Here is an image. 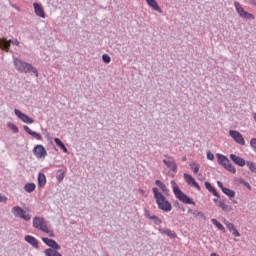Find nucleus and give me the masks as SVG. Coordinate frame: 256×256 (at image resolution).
<instances>
[{
  "instance_id": "nucleus-1",
  "label": "nucleus",
  "mask_w": 256,
  "mask_h": 256,
  "mask_svg": "<svg viewBox=\"0 0 256 256\" xmlns=\"http://www.w3.org/2000/svg\"><path fill=\"white\" fill-rule=\"evenodd\" d=\"M13 63L16 71L19 73H30V75H35L39 77V71L33 65L21 60L20 58L13 57Z\"/></svg>"
},
{
  "instance_id": "nucleus-2",
  "label": "nucleus",
  "mask_w": 256,
  "mask_h": 256,
  "mask_svg": "<svg viewBox=\"0 0 256 256\" xmlns=\"http://www.w3.org/2000/svg\"><path fill=\"white\" fill-rule=\"evenodd\" d=\"M152 192L154 193V199L156 201V205H158V209H160V211H165V213H169V211L173 209L171 202H169V200L159 192V189L152 188Z\"/></svg>"
},
{
  "instance_id": "nucleus-3",
  "label": "nucleus",
  "mask_w": 256,
  "mask_h": 256,
  "mask_svg": "<svg viewBox=\"0 0 256 256\" xmlns=\"http://www.w3.org/2000/svg\"><path fill=\"white\" fill-rule=\"evenodd\" d=\"M170 185L176 199H179L181 203H185L186 205H195V201L181 191L175 180H171Z\"/></svg>"
},
{
  "instance_id": "nucleus-4",
  "label": "nucleus",
  "mask_w": 256,
  "mask_h": 256,
  "mask_svg": "<svg viewBox=\"0 0 256 256\" xmlns=\"http://www.w3.org/2000/svg\"><path fill=\"white\" fill-rule=\"evenodd\" d=\"M216 157L218 159L219 165H222L226 171H229L230 173H237V169H235V166L231 164V161H229V158L223 154H216Z\"/></svg>"
},
{
  "instance_id": "nucleus-5",
  "label": "nucleus",
  "mask_w": 256,
  "mask_h": 256,
  "mask_svg": "<svg viewBox=\"0 0 256 256\" xmlns=\"http://www.w3.org/2000/svg\"><path fill=\"white\" fill-rule=\"evenodd\" d=\"M234 7L236 10V13H238V15H239V17H241V19H246V21H253L255 19V15L245 11L243 6H241V3L235 2Z\"/></svg>"
},
{
  "instance_id": "nucleus-6",
  "label": "nucleus",
  "mask_w": 256,
  "mask_h": 256,
  "mask_svg": "<svg viewBox=\"0 0 256 256\" xmlns=\"http://www.w3.org/2000/svg\"><path fill=\"white\" fill-rule=\"evenodd\" d=\"M33 227L34 229H38V231H42L43 233H50L49 227H47V222L43 217H34L33 218Z\"/></svg>"
},
{
  "instance_id": "nucleus-7",
  "label": "nucleus",
  "mask_w": 256,
  "mask_h": 256,
  "mask_svg": "<svg viewBox=\"0 0 256 256\" xmlns=\"http://www.w3.org/2000/svg\"><path fill=\"white\" fill-rule=\"evenodd\" d=\"M12 215L18 219H24V221H31V214H27V212L20 206H14L11 209Z\"/></svg>"
},
{
  "instance_id": "nucleus-8",
  "label": "nucleus",
  "mask_w": 256,
  "mask_h": 256,
  "mask_svg": "<svg viewBox=\"0 0 256 256\" xmlns=\"http://www.w3.org/2000/svg\"><path fill=\"white\" fill-rule=\"evenodd\" d=\"M14 113H15L16 117H18V119H20V121H23V123H29V124L35 123V120L33 118H31L28 115H26L25 113L21 112V110H19V109H15Z\"/></svg>"
},
{
  "instance_id": "nucleus-9",
  "label": "nucleus",
  "mask_w": 256,
  "mask_h": 256,
  "mask_svg": "<svg viewBox=\"0 0 256 256\" xmlns=\"http://www.w3.org/2000/svg\"><path fill=\"white\" fill-rule=\"evenodd\" d=\"M229 135L230 137H232L235 143H238L239 145H245V138H243V135L239 133V131L230 130Z\"/></svg>"
},
{
  "instance_id": "nucleus-10",
  "label": "nucleus",
  "mask_w": 256,
  "mask_h": 256,
  "mask_svg": "<svg viewBox=\"0 0 256 256\" xmlns=\"http://www.w3.org/2000/svg\"><path fill=\"white\" fill-rule=\"evenodd\" d=\"M33 153L37 159H45L47 157V150L43 145H37L33 149Z\"/></svg>"
},
{
  "instance_id": "nucleus-11",
  "label": "nucleus",
  "mask_w": 256,
  "mask_h": 256,
  "mask_svg": "<svg viewBox=\"0 0 256 256\" xmlns=\"http://www.w3.org/2000/svg\"><path fill=\"white\" fill-rule=\"evenodd\" d=\"M184 180L186 181V183L188 185H190L191 187H194V189H197V191H201V186H199V183H197V181H195V178H193V176L185 173Z\"/></svg>"
},
{
  "instance_id": "nucleus-12",
  "label": "nucleus",
  "mask_w": 256,
  "mask_h": 256,
  "mask_svg": "<svg viewBox=\"0 0 256 256\" xmlns=\"http://www.w3.org/2000/svg\"><path fill=\"white\" fill-rule=\"evenodd\" d=\"M168 159H164L163 163L164 165H166V167H168V169H170L171 171H173V173H177V163L175 162V160H173V158H171V156H168Z\"/></svg>"
},
{
  "instance_id": "nucleus-13",
  "label": "nucleus",
  "mask_w": 256,
  "mask_h": 256,
  "mask_svg": "<svg viewBox=\"0 0 256 256\" xmlns=\"http://www.w3.org/2000/svg\"><path fill=\"white\" fill-rule=\"evenodd\" d=\"M34 7V13L37 15V17H41L42 19H45V9H43V6L41 4L35 2L33 4Z\"/></svg>"
},
{
  "instance_id": "nucleus-14",
  "label": "nucleus",
  "mask_w": 256,
  "mask_h": 256,
  "mask_svg": "<svg viewBox=\"0 0 256 256\" xmlns=\"http://www.w3.org/2000/svg\"><path fill=\"white\" fill-rule=\"evenodd\" d=\"M42 241L47 247H50V249H61V245L51 238H42Z\"/></svg>"
},
{
  "instance_id": "nucleus-15",
  "label": "nucleus",
  "mask_w": 256,
  "mask_h": 256,
  "mask_svg": "<svg viewBox=\"0 0 256 256\" xmlns=\"http://www.w3.org/2000/svg\"><path fill=\"white\" fill-rule=\"evenodd\" d=\"M230 159L231 161H233V163H235V165H238V167H245L246 165V161L245 159L235 155V154H230Z\"/></svg>"
},
{
  "instance_id": "nucleus-16",
  "label": "nucleus",
  "mask_w": 256,
  "mask_h": 256,
  "mask_svg": "<svg viewBox=\"0 0 256 256\" xmlns=\"http://www.w3.org/2000/svg\"><path fill=\"white\" fill-rule=\"evenodd\" d=\"M24 241L34 247V249H39V241L37 240V238L31 235H27L24 237Z\"/></svg>"
},
{
  "instance_id": "nucleus-17",
  "label": "nucleus",
  "mask_w": 256,
  "mask_h": 256,
  "mask_svg": "<svg viewBox=\"0 0 256 256\" xmlns=\"http://www.w3.org/2000/svg\"><path fill=\"white\" fill-rule=\"evenodd\" d=\"M24 131H26L28 135H31V137H34V139H37V141H41V139H43V137L39 133L31 130L29 126H24Z\"/></svg>"
},
{
  "instance_id": "nucleus-18",
  "label": "nucleus",
  "mask_w": 256,
  "mask_h": 256,
  "mask_svg": "<svg viewBox=\"0 0 256 256\" xmlns=\"http://www.w3.org/2000/svg\"><path fill=\"white\" fill-rule=\"evenodd\" d=\"M147 5L151 7L154 11H157L158 13H162L163 10H161V7H159V4H157V0H145Z\"/></svg>"
},
{
  "instance_id": "nucleus-19",
  "label": "nucleus",
  "mask_w": 256,
  "mask_h": 256,
  "mask_svg": "<svg viewBox=\"0 0 256 256\" xmlns=\"http://www.w3.org/2000/svg\"><path fill=\"white\" fill-rule=\"evenodd\" d=\"M204 185H205L207 191H209V193H212V195H214V197H218V199L221 198V196L219 195V193L217 192L215 187H213V185H211V183L205 182Z\"/></svg>"
},
{
  "instance_id": "nucleus-20",
  "label": "nucleus",
  "mask_w": 256,
  "mask_h": 256,
  "mask_svg": "<svg viewBox=\"0 0 256 256\" xmlns=\"http://www.w3.org/2000/svg\"><path fill=\"white\" fill-rule=\"evenodd\" d=\"M47 185V177L43 173L38 174V187L43 189Z\"/></svg>"
},
{
  "instance_id": "nucleus-21",
  "label": "nucleus",
  "mask_w": 256,
  "mask_h": 256,
  "mask_svg": "<svg viewBox=\"0 0 256 256\" xmlns=\"http://www.w3.org/2000/svg\"><path fill=\"white\" fill-rule=\"evenodd\" d=\"M155 185H157V187H159V189H161V191H162V193H164V195H169V189L167 188L165 183H163L161 180H156Z\"/></svg>"
},
{
  "instance_id": "nucleus-22",
  "label": "nucleus",
  "mask_w": 256,
  "mask_h": 256,
  "mask_svg": "<svg viewBox=\"0 0 256 256\" xmlns=\"http://www.w3.org/2000/svg\"><path fill=\"white\" fill-rule=\"evenodd\" d=\"M218 207L222 209V211H225L226 213H229L233 211V208L225 203V200H219Z\"/></svg>"
},
{
  "instance_id": "nucleus-23",
  "label": "nucleus",
  "mask_w": 256,
  "mask_h": 256,
  "mask_svg": "<svg viewBox=\"0 0 256 256\" xmlns=\"http://www.w3.org/2000/svg\"><path fill=\"white\" fill-rule=\"evenodd\" d=\"M159 233H162L164 235H167V237H170L171 239H175L177 237V234L175 231L170 229H159Z\"/></svg>"
},
{
  "instance_id": "nucleus-24",
  "label": "nucleus",
  "mask_w": 256,
  "mask_h": 256,
  "mask_svg": "<svg viewBox=\"0 0 256 256\" xmlns=\"http://www.w3.org/2000/svg\"><path fill=\"white\" fill-rule=\"evenodd\" d=\"M9 45H10V42L7 41L6 38H1L0 39V49L9 53Z\"/></svg>"
},
{
  "instance_id": "nucleus-25",
  "label": "nucleus",
  "mask_w": 256,
  "mask_h": 256,
  "mask_svg": "<svg viewBox=\"0 0 256 256\" xmlns=\"http://www.w3.org/2000/svg\"><path fill=\"white\" fill-rule=\"evenodd\" d=\"M54 143H56V145H57L58 147H60V149H62V151H64V153H69V150L67 149V146H65V144H63V142L61 141V139L55 138V139H54Z\"/></svg>"
},
{
  "instance_id": "nucleus-26",
  "label": "nucleus",
  "mask_w": 256,
  "mask_h": 256,
  "mask_svg": "<svg viewBox=\"0 0 256 256\" xmlns=\"http://www.w3.org/2000/svg\"><path fill=\"white\" fill-rule=\"evenodd\" d=\"M35 189H37V185H35V183H26L24 186L26 193H33Z\"/></svg>"
},
{
  "instance_id": "nucleus-27",
  "label": "nucleus",
  "mask_w": 256,
  "mask_h": 256,
  "mask_svg": "<svg viewBox=\"0 0 256 256\" xmlns=\"http://www.w3.org/2000/svg\"><path fill=\"white\" fill-rule=\"evenodd\" d=\"M211 223H213V225H215V227H217V229H219V231H222V233H225V226H223V224H221V222H219L217 219L213 218L211 220Z\"/></svg>"
},
{
  "instance_id": "nucleus-28",
  "label": "nucleus",
  "mask_w": 256,
  "mask_h": 256,
  "mask_svg": "<svg viewBox=\"0 0 256 256\" xmlns=\"http://www.w3.org/2000/svg\"><path fill=\"white\" fill-rule=\"evenodd\" d=\"M222 193H224V195H227V197H229L230 199H233V197H235V191L229 189V188H222Z\"/></svg>"
},
{
  "instance_id": "nucleus-29",
  "label": "nucleus",
  "mask_w": 256,
  "mask_h": 256,
  "mask_svg": "<svg viewBox=\"0 0 256 256\" xmlns=\"http://www.w3.org/2000/svg\"><path fill=\"white\" fill-rule=\"evenodd\" d=\"M150 221H152L154 225H161V223H163V220H161L156 215H152V217H150Z\"/></svg>"
},
{
  "instance_id": "nucleus-30",
  "label": "nucleus",
  "mask_w": 256,
  "mask_h": 256,
  "mask_svg": "<svg viewBox=\"0 0 256 256\" xmlns=\"http://www.w3.org/2000/svg\"><path fill=\"white\" fill-rule=\"evenodd\" d=\"M201 166L199 164H196L195 162L190 164V169H192L193 173L197 174L199 173V169Z\"/></svg>"
},
{
  "instance_id": "nucleus-31",
  "label": "nucleus",
  "mask_w": 256,
  "mask_h": 256,
  "mask_svg": "<svg viewBox=\"0 0 256 256\" xmlns=\"http://www.w3.org/2000/svg\"><path fill=\"white\" fill-rule=\"evenodd\" d=\"M57 181L61 182L65 179V170H58V174L56 176Z\"/></svg>"
},
{
  "instance_id": "nucleus-32",
  "label": "nucleus",
  "mask_w": 256,
  "mask_h": 256,
  "mask_svg": "<svg viewBox=\"0 0 256 256\" xmlns=\"http://www.w3.org/2000/svg\"><path fill=\"white\" fill-rule=\"evenodd\" d=\"M247 167L250 169L252 173H256V165L254 162L247 161L246 162Z\"/></svg>"
},
{
  "instance_id": "nucleus-33",
  "label": "nucleus",
  "mask_w": 256,
  "mask_h": 256,
  "mask_svg": "<svg viewBox=\"0 0 256 256\" xmlns=\"http://www.w3.org/2000/svg\"><path fill=\"white\" fill-rule=\"evenodd\" d=\"M7 127H9L13 133H19V128L15 124L8 122Z\"/></svg>"
},
{
  "instance_id": "nucleus-34",
  "label": "nucleus",
  "mask_w": 256,
  "mask_h": 256,
  "mask_svg": "<svg viewBox=\"0 0 256 256\" xmlns=\"http://www.w3.org/2000/svg\"><path fill=\"white\" fill-rule=\"evenodd\" d=\"M224 224L227 227L228 231H230V233L235 229V224L234 223H231L229 221H225Z\"/></svg>"
},
{
  "instance_id": "nucleus-35",
  "label": "nucleus",
  "mask_w": 256,
  "mask_h": 256,
  "mask_svg": "<svg viewBox=\"0 0 256 256\" xmlns=\"http://www.w3.org/2000/svg\"><path fill=\"white\" fill-rule=\"evenodd\" d=\"M7 41H8V43H10L9 49H11V43H12V45H16V47H19V45H21V43H20L19 40H17V39H14V40H7Z\"/></svg>"
},
{
  "instance_id": "nucleus-36",
  "label": "nucleus",
  "mask_w": 256,
  "mask_h": 256,
  "mask_svg": "<svg viewBox=\"0 0 256 256\" xmlns=\"http://www.w3.org/2000/svg\"><path fill=\"white\" fill-rule=\"evenodd\" d=\"M102 60H103L105 63L109 64V63H111V56H109V54H103V55H102Z\"/></svg>"
},
{
  "instance_id": "nucleus-37",
  "label": "nucleus",
  "mask_w": 256,
  "mask_h": 256,
  "mask_svg": "<svg viewBox=\"0 0 256 256\" xmlns=\"http://www.w3.org/2000/svg\"><path fill=\"white\" fill-rule=\"evenodd\" d=\"M240 183H241V185H244V187L249 189V191H251V184H249V182L245 181L244 179H241Z\"/></svg>"
},
{
  "instance_id": "nucleus-38",
  "label": "nucleus",
  "mask_w": 256,
  "mask_h": 256,
  "mask_svg": "<svg viewBox=\"0 0 256 256\" xmlns=\"http://www.w3.org/2000/svg\"><path fill=\"white\" fill-rule=\"evenodd\" d=\"M144 216L146 217V219H151V217H153V215H151V212L146 208L144 209Z\"/></svg>"
},
{
  "instance_id": "nucleus-39",
  "label": "nucleus",
  "mask_w": 256,
  "mask_h": 256,
  "mask_svg": "<svg viewBox=\"0 0 256 256\" xmlns=\"http://www.w3.org/2000/svg\"><path fill=\"white\" fill-rule=\"evenodd\" d=\"M230 233H232L234 237H241V233H239L237 228H234Z\"/></svg>"
},
{
  "instance_id": "nucleus-40",
  "label": "nucleus",
  "mask_w": 256,
  "mask_h": 256,
  "mask_svg": "<svg viewBox=\"0 0 256 256\" xmlns=\"http://www.w3.org/2000/svg\"><path fill=\"white\" fill-rule=\"evenodd\" d=\"M207 159L209 161H213V159H215V155H213V153L211 152H207Z\"/></svg>"
},
{
  "instance_id": "nucleus-41",
  "label": "nucleus",
  "mask_w": 256,
  "mask_h": 256,
  "mask_svg": "<svg viewBox=\"0 0 256 256\" xmlns=\"http://www.w3.org/2000/svg\"><path fill=\"white\" fill-rule=\"evenodd\" d=\"M196 217H200V219H203V221H205V219H207V217L205 216V214H203V212L197 213Z\"/></svg>"
},
{
  "instance_id": "nucleus-42",
  "label": "nucleus",
  "mask_w": 256,
  "mask_h": 256,
  "mask_svg": "<svg viewBox=\"0 0 256 256\" xmlns=\"http://www.w3.org/2000/svg\"><path fill=\"white\" fill-rule=\"evenodd\" d=\"M0 203H7V197L0 194Z\"/></svg>"
},
{
  "instance_id": "nucleus-43",
  "label": "nucleus",
  "mask_w": 256,
  "mask_h": 256,
  "mask_svg": "<svg viewBox=\"0 0 256 256\" xmlns=\"http://www.w3.org/2000/svg\"><path fill=\"white\" fill-rule=\"evenodd\" d=\"M217 185L219 188H221V191H223V189L226 188L225 186H223V182H221V181H217Z\"/></svg>"
},
{
  "instance_id": "nucleus-44",
  "label": "nucleus",
  "mask_w": 256,
  "mask_h": 256,
  "mask_svg": "<svg viewBox=\"0 0 256 256\" xmlns=\"http://www.w3.org/2000/svg\"><path fill=\"white\" fill-rule=\"evenodd\" d=\"M177 207H179L181 211L185 212V207H183V205L177 203Z\"/></svg>"
},
{
  "instance_id": "nucleus-45",
  "label": "nucleus",
  "mask_w": 256,
  "mask_h": 256,
  "mask_svg": "<svg viewBox=\"0 0 256 256\" xmlns=\"http://www.w3.org/2000/svg\"><path fill=\"white\" fill-rule=\"evenodd\" d=\"M50 237H55V234L53 233V231L49 230Z\"/></svg>"
},
{
  "instance_id": "nucleus-46",
  "label": "nucleus",
  "mask_w": 256,
  "mask_h": 256,
  "mask_svg": "<svg viewBox=\"0 0 256 256\" xmlns=\"http://www.w3.org/2000/svg\"><path fill=\"white\" fill-rule=\"evenodd\" d=\"M197 213H199V211L194 210V211L192 212V215H194L195 217H197Z\"/></svg>"
},
{
  "instance_id": "nucleus-47",
  "label": "nucleus",
  "mask_w": 256,
  "mask_h": 256,
  "mask_svg": "<svg viewBox=\"0 0 256 256\" xmlns=\"http://www.w3.org/2000/svg\"><path fill=\"white\" fill-rule=\"evenodd\" d=\"M214 203H219V197L213 199Z\"/></svg>"
},
{
  "instance_id": "nucleus-48",
  "label": "nucleus",
  "mask_w": 256,
  "mask_h": 256,
  "mask_svg": "<svg viewBox=\"0 0 256 256\" xmlns=\"http://www.w3.org/2000/svg\"><path fill=\"white\" fill-rule=\"evenodd\" d=\"M251 5H255L256 7V0H251Z\"/></svg>"
},
{
  "instance_id": "nucleus-49",
  "label": "nucleus",
  "mask_w": 256,
  "mask_h": 256,
  "mask_svg": "<svg viewBox=\"0 0 256 256\" xmlns=\"http://www.w3.org/2000/svg\"><path fill=\"white\" fill-rule=\"evenodd\" d=\"M12 7H13L14 9H16L17 11H19V7L15 6V4H13Z\"/></svg>"
},
{
  "instance_id": "nucleus-50",
  "label": "nucleus",
  "mask_w": 256,
  "mask_h": 256,
  "mask_svg": "<svg viewBox=\"0 0 256 256\" xmlns=\"http://www.w3.org/2000/svg\"><path fill=\"white\" fill-rule=\"evenodd\" d=\"M210 256H218L217 253L213 252L210 254Z\"/></svg>"
},
{
  "instance_id": "nucleus-51",
  "label": "nucleus",
  "mask_w": 256,
  "mask_h": 256,
  "mask_svg": "<svg viewBox=\"0 0 256 256\" xmlns=\"http://www.w3.org/2000/svg\"><path fill=\"white\" fill-rule=\"evenodd\" d=\"M182 161H187V158H186V157H183V158H182Z\"/></svg>"
},
{
  "instance_id": "nucleus-52",
  "label": "nucleus",
  "mask_w": 256,
  "mask_h": 256,
  "mask_svg": "<svg viewBox=\"0 0 256 256\" xmlns=\"http://www.w3.org/2000/svg\"><path fill=\"white\" fill-rule=\"evenodd\" d=\"M189 213H192V214H193V210H192V209H190V210H189Z\"/></svg>"
},
{
  "instance_id": "nucleus-53",
  "label": "nucleus",
  "mask_w": 256,
  "mask_h": 256,
  "mask_svg": "<svg viewBox=\"0 0 256 256\" xmlns=\"http://www.w3.org/2000/svg\"><path fill=\"white\" fill-rule=\"evenodd\" d=\"M140 193H145V191H143V190H140Z\"/></svg>"
},
{
  "instance_id": "nucleus-54",
  "label": "nucleus",
  "mask_w": 256,
  "mask_h": 256,
  "mask_svg": "<svg viewBox=\"0 0 256 256\" xmlns=\"http://www.w3.org/2000/svg\"><path fill=\"white\" fill-rule=\"evenodd\" d=\"M105 256H109L108 254H106Z\"/></svg>"
}]
</instances>
